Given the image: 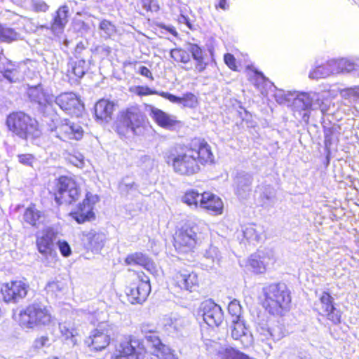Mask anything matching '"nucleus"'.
Instances as JSON below:
<instances>
[{
  "instance_id": "f257e3e1",
  "label": "nucleus",
  "mask_w": 359,
  "mask_h": 359,
  "mask_svg": "<svg viewBox=\"0 0 359 359\" xmlns=\"http://www.w3.org/2000/svg\"><path fill=\"white\" fill-rule=\"evenodd\" d=\"M168 165L182 175H192L200 170V165L214 163L211 146L202 137H195L187 144H176L165 156Z\"/></svg>"
},
{
  "instance_id": "f03ea898",
  "label": "nucleus",
  "mask_w": 359,
  "mask_h": 359,
  "mask_svg": "<svg viewBox=\"0 0 359 359\" xmlns=\"http://www.w3.org/2000/svg\"><path fill=\"white\" fill-rule=\"evenodd\" d=\"M141 330L145 334L147 347L138 339L124 341L120 343L116 349V359H140L149 348V351L159 359H172L170 349L162 344L155 332L149 330L147 325H142Z\"/></svg>"
},
{
  "instance_id": "7ed1b4c3",
  "label": "nucleus",
  "mask_w": 359,
  "mask_h": 359,
  "mask_svg": "<svg viewBox=\"0 0 359 359\" xmlns=\"http://www.w3.org/2000/svg\"><path fill=\"white\" fill-rule=\"evenodd\" d=\"M5 126L13 137L26 142L34 144L43 135L39 121L22 111L9 113L6 117Z\"/></svg>"
},
{
  "instance_id": "20e7f679",
  "label": "nucleus",
  "mask_w": 359,
  "mask_h": 359,
  "mask_svg": "<svg viewBox=\"0 0 359 359\" xmlns=\"http://www.w3.org/2000/svg\"><path fill=\"white\" fill-rule=\"evenodd\" d=\"M170 56L175 62L186 65L185 69L195 74L203 73L210 62L205 50L195 43L190 44L187 49H172Z\"/></svg>"
},
{
  "instance_id": "39448f33",
  "label": "nucleus",
  "mask_w": 359,
  "mask_h": 359,
  "mask_svg": "<svg viewBox=\"0 0 359 359\" xmlns=\"http://www.w3.org/2000/svg\"><path fill=\"white\" fill-rule=\"evenodd\" d=\"M264 305L273 315H280L291 302L290 291L285 283H273L263 287Z\"/></svg>"
},
{
  "instance_id": "423d86ee",
  "label": "nucleus",
  "mask_w": 359,
  "mask_h": 359,
  "mask_svg": "<svg viewBox=\"0 0 359 359\" xmlns=\"http://www.w3.org/2000/svg\"><path fill=\"white\" fill-rule=\"evenodd\" d=\"M142 114L137 106H130L121 110L114 122V130L120 137L136 135L137 129L142 126Z\"/></svg>"
},
{
  "instance_id": "0eeeda50",
  "label": "nucleus",
  "mask_w": 359,
  "mask_h": 359,
  "mask_svg": "<svg viewBox=\"0 0 359 359\" xmlns=\"http://www.w3.org/2000/svg\"><path fill=\"white\" fill-rule=\"evenodd\" d=\"M142 114L137 106H130L121 110L114 122V130L120 137L136 135L137 129L142 126Z\"/></svg>"
},
{
  "instance_id": "6e6552de",
  "label": "nucleus",
  "mask_w": 359,
  "mask_h": 359,
  "mask_svg": "<svg viewBox=\"0 0 359 359\" xmlns=\"http://www.w3.org/2000/svg\"><path fill=\"white\" fill-rule=\"evenodd\" d=\"M52 195L57 205H72L80 198L81 189L75 177L60 175L55 180Z\"/></svg>"
},
{
  "instance_id": "1a4fd4ad",
  "label": "nucleus",
  "mask_w": 359,
  "mask_h": 359,
  "mask_svg": "<svg viewBox=\"0 0 359 359\" xmlns=\"http://www.w3.org/2000/svg\"><path fill=\"white\" fill-rule=\"evenodd\" d=\"M19 322L22 327L34 329L49 325L51 315L46 306L34 303L20 311Z\"/></svg>"
},
{
  "instance_id": "9d476101",
  "label": "nucleus",
  "mask_w": 359,
  "mask_h": 359,
  "mask_svg": "<svg viewBox=\"0 0 359 359\" xmlns=\"http://www.w3.org/2000/svg\"><path fill=\"white\" fill-rule=\"evenodd\" d=\"M116 332L115 325L106 323H100L91 331L85 343L93 351H101L105 349L110 341L114 337Z\"/></svg>"
},
{
  "instance_id": "9b49d317",
  "label": "nucleus",
  "mask_w": 359,
  "mask_h": 359,
  "mask_svg": "<svg viewBox=\"0 0 359 359\" xmlns=\"http://www.w3.org/2000/svg\"><path fill=\"white\" fill-rule=\"evenodd\" d=\"M99 201L100 198L97 194L86 192L84 198L77 205L76 210L70 212V216L79 224L95 220L94 205Z\"/></svg>"
},
{
  "instance_id": "f8f14e48",
  "label": "nucleus",
  "mask_w": 359,
  "mask_h": 359,
  "mask_svg": "<svg viewBox=\"0 0 359 359\" xmlns=\"http://www.w3.org/2000/svg\"><path fill=\"white\" fill-rule=\"evenodd\" d=\"M53 130L57 138L68 143L81 140L84 135L82 126L69 118L60 120L55 126Z\"/></svg>"
},
{
  "instance_id": "ddd939ff",
  "label": "nucleus",
  "mask_w": 359,
  "mask_h": 359,
  "mask_svg": "<svg viewBox=\"0 0 359 359\" xmlns=\"http://www.w3.org/2000/svg\"><path fill=\"white\" fill-rule=\"evenodd\" d=\"M151 292L149 279L144 273H137L136 279L126 290L131 304H142Z\"/></svg>"
},
{
  "instance_id": "4468645a",
  "label": "nucleus",
  "mask_w": 359,
  "mask_h": 359,
  "mask_svg": "<svg viewBox=\"0 0 359 359\" xmlns=\"http://www.w3.org/2000/svg\"><path fill=\"white\" fill-rule=\"evenodd\" d=\"M197 226H182L175 233L174 246L180 253H187L191 251L196 243Z\"/></svg>"
},
{
  "instance_id": "2eb2a0df",
  "label": "nucleus",
  "mask_w": 359,
  "mask_h": 359,
  "mask_svg": "<svg viewBox=\"0 0 359 359\" xmlns=\"http://www.w3.org/2000/svg\"><path fill=\"white\" fill-rule=\"evenodd\" d=\"M29 285L22 280H13L2 285L1 292L5 302L16 304L27 294Z\"/></svg>"
},
{
  "instance_id": "dca6fc26",
  "label": "nucleus",
  "mask_w": 359,
  "mask_h": 359,
  "mask_svg": "<svg viewBox=\"0 0 359 359\" xmlns=\"http://www.w3.org/2000/svg\"><path fill=\"white\" fill-rule=\"evenodd\" d=\"M199 312L204 322L210 327H218L224 320L222 309L211 299L201 303Z\"/></svg>"
},
{
  "instance_id": "f3484780",
  "label": "nucleus",
  "mask_w": 359,
  "mask_h": 359,
  "mask_svg": "<svg viewBox=\"0 0 359 359\" xmlns=\"http://www.w3.org/2000/svg\"><path fill=\"white\" fill-rule=\"evenodd\" d=\"M59 231L52 226H46L36 233V245L39 252L45 255H52L54 252V241Z\"/></svg>"
},
{
  "instance_id": "a211bd4d",
  "label": "nucleus",
  "mask_w": 359,
  "mask_h": 359,
  "mask_svg": "<svg viewBox=\"0 0 359 359\" xmlns=\"http://www.w3.org/2000/svg\"><path fill=\"white\" fill-rule=\"evenodd\" d=\"M275 262L274 252L272 249L265 248L251 255L248 259V266L255 273H263L266 266Z\"/></svg>"
},
{
  "instance_id": "6ab92c4d",
  "label": "nucleus",
  "mask_w": 359,
  "mask_h": 359,
  "mask_svg": "<svg viewBox=\"0 0 359 359\" xmlns=\"http://www.w3.org/2000/svg\"><path fill=\"white\" fill-rule=\"evenodd\" d=\"M54 102L64 111L69 114H76L83 109V104L76 94L65 92L54 98Z\"/></svg>"
},
{
  "instance_id": "aec40b11",
  "label": "nucleus",
  "mask_w": 359,
  "mask_h": 359,
  "mask_svg": "<svg viewBox=\"0 0 359 359\" xmlns=\"http://www.w3.org/2000/svg\"><path fill=\"white\" fill-rule=\"evenodd\" d=\"M231 334L234 340L240 341L245 348L249 347L253 344V336L244 318L232 320Z\"/></svg>"
},
{
  "instance_id": "412c9836",
  "label": "nucleus",
  "mask_w": 359,
  "mask_h": 359,
  "mask_svg": "<svg viewBox=\"0 0 359 359\" xmlns=\"http://www.w3.org/2000/svg\"><path fill=\"white\" fill-rule=\"evenodd\" d=\"M30 101L38 104L39 110L45 113L48 107H52L54 96L48 93L41 86L30 87L28 90Z\"/></svg>"
},
{
  "instance_id": "4be33fe9",
  "label": "nucleus",
  "mask_w": 359,
  "mask_h": 359,
  "mask_svg": "<svg viewBox=\"0 0 359 359\" xmlns=\"http://www.w3.org/2000/svg\"><path fill=\"white\" fill-rule=\"evenodd\" d=\"M320 302L318 304L319 313L327 316V319L334 324L340 323L341 313L333 304L332 297L327 292H323L319 298Z\"/></svg>"
},
{
  "instance_id": "5701e85b",
  "label": "nucleus",
  "mask_w": 359,
  "mask_h": 359,
  "mask_svg": "<svg viewBox=\"0 0 359 359\" xmlns=\"http://www.w3.org/2000/svg\"><path fill=\"white\" fill-rule=\"evenodd\" d=\"M150 114L155 123L162 128L173 130L182 126L180 120L162 109L154 107L151 109Z\"/></svg>"
},
{
  "instance_id": "b1692460",
  "label": "nucleus",
  "mask_w": 359,
  "mask_h": 359,
  "mask_svg": "<svg viewBox=\"0 0 359 359\" xmlns=\"http://www.w3.org/2000/svg\"><path fill=\"white\" fill-rule=\"evenodd\" d=\"M199 207L212 215H220L223 212L222 200L210 191H204L201 194Z\"/></svg>"
},
{
  "instance_id": "393cba45",
  "label": "nucleus",
  "mask_w": 359,
  "mask_h": 359,
  "mask_svg": "<svg viewBox=\"0 0 359 359\" xmlns=\"http://www.w3.org/2000/svg\"><path fill=\"white\" fill-rule=\"evenodd\" d=\"M160 96L174 104L181 105L182 108L194 109L199 105V99L191 92H187L182 96H177L168 92H162Z\"/></svg>"
},
{
  "instance_id": "a878e982",
  "label": "nucleus",
  "mask_w": 359,
  "mask_h": 359,
  "mask_svg": "<svg viewBox=\"0 0 359 359\" xmlns=\"http://www.w3.org/2000/svg\"><path fill=\"white\" fill-rule=\"evenodd\" d=\"M115 110V103L107 99H100L95 104L94 114L97 121H108Z\"/></svg>"
},
{
  "instance_id": "bb28decb",
  "label": "nucleus",
  "mask_w": 359,
  "mask_h": 359,
  "mask_svg": "<svg viewBox=\"0 0 359 359\" xmlns=\"http://www.w3.org/2000/svg\"><path fill=\"white\" fill-rule=\"evenodd\" d=\"M106 236L102 233L90 231L83 233L82 241L86 247L94 252H99L104 245Z\"/></svg>"
},
{
  "instance_id": "cd10ccee",
  "label": "nucleus",
  "mask_w": 359,
  "mask_h": 359,
  "mask_svg": "<svg viewBox=\"0 0 359 359\" xmlns=\"http://www.w3.org/2000/svg\"><path fill=\"white\" fill-rule=\"evenodd\" d=\"M176 283L180 288L191 292L198 286V276L194 272L179 273L176 275Z\"/></svg>"
},
{
  "instance_id": "c85d7f7f",
  "label": "nucleus",
  "mask_w": 359,
  "mask_h": 359,
  "mask_svg": "<svg viewBox=\"0 0 359 359\" xmlns=\"http://www.w3.org/2000/svg\"><path fill=\"white\" fill-rule=\"evenodd\" d=\"M126 262L128 264H137L142 266L148 271L153 273L156 271V266L153 261L142 252H135L129 255Z\"/></svg>"
},
{
  "instance_id": "c756f323",
  "label": "nucleus",
  "mask_w": 359,
  "mask_h": 359,
  "mask_svg": "<svg viewBox=\"0 0 359 359\" xmlns=\"http://www.w3.org/2000/svg\"><path fill=\"white\" fill-rule=\"evenodd\" d=\"M68 13L69 8L67 5L60 6L50 23L51 29L53 31L62 30L68 22Z\"/></svg>"
},
{
  "instance_id": "7c9ffc66",
  "label": "nucleus",
  "mask_w": 359,
  "mask_h": 359,
  "mask_svg": "<svg viewBox=\"0 0 359 359\" xmlns=\"http://www.w3.org/2000/svg\"><path fill=\"white\" fill-rule=\"evenodd\" d=\"M44 214L36 208L35 204H31L26 208L23 219L28 224H37L43 222Z\"/></svg>"
},
{
  "instance_id": "2f4dec72",
  "label": "nucleus",
  "mask_w": 359,
  "mask_h": 359,
  "mask_svg": "<svg viewBox=\"0 0 359 359\" xmlns=\"http://www.w3.org/2000/svg\"><path fill=\"white\" fill-rule=\"evenodd\" d=\"M244 226L245 228L242 229L243 236L250 242H259L262 238L264 233L263 226Z\"/></svg>"
},
{
  "instance_id": "473e14b6",
  "label": "nucleus",
  "mask_w": 359,
  "mask_h": 359,
  "mask_svg": "<svg viewBox=\"0 0 359 359\" xmlns=\"http://www.w3.org/2000/svg\"><path fill=\"white\" fill-rule=\"evenodd\" d=\"M20 39V34L13 28L0 24V41L11 43Z\"/></svg>"
},
{
  "instance_id": "72a5a7b5",
  "label": "nucleus",
  "mask_w": 359,
  "mask_h": 359,
  "mask_svg": "<svg viewBox=\"0 0 359 359\" xmlns=\"http://www.w3.org/2000/svg\"><path fill=\"white\" fill-rule=\"evenodd\" d=\"M218 355L221 359H250L248 355L232 347L222 348Z\"/></svg>"
},
{
  "instance_id": "f704fd0d",
  "label": "nucleus",
  "mask_w": 359,
  "mask_h": 359,
  "mask_svg": "<svg viewBox=\"0 0 359 359\" xmlns=\"http://www.w3.org/2000/svg\"><path fill=\"white\" fill-rule=\"evenodd\" d=\"M86 72V62L85 60H78L71 64V69L68 70L69 76L72 75L73 79L77 80L81 79Z\"/></svg>"
},
{
  "instance_id": "c9c22d12",
  "label": "nucleus",
  "mask_w": 359,
  "mask_h": 359,
  "mask_svg": "<svg viewBox=\"0 0 359 359\" xmlns=\"http://www.w3.org/2000/svg\"><path fill=\"white\" fill-rule=\"evenodd\" d=\"M295 107L299 111L309 110L313 105V99L306 93H302L294 100Z\"/></svg>"
},
{
  "instance_id": "e433bc0d",
  "label": "nucleus",
  "mask_w": 359,
  "mask_h": 359,
  "mask_svg": "<svg viewBox=\"0 0 359 359\" xmlns=\"http://www.w3.org/2000/svg\"><path fill=\"white\" fill-rule=\"evenodd\" d=\"M2 74L10 82H16L21 76L19 67L11 62L7 63V66L4 69Z\"/></svg>"
},
{
  "instance_id": "4c0bfd02",
  "label": "nucleus",
  "mask_w": 359,
  "mask_h": 359,
  "mask_svg": "<svg viewBox=\"0 0 359 359\" xmlns=\"http://www.w3.org/2000/svg\"><path fill=\"white\" fill-rule=\"evenodd\" d=\"M201 194L194 189L188 190L182 196V201L190 207H199Z\"/></svg>"
},
{
  "instance_id": "58836bf2",
  "label": "nucleus",
  "mask_w": 359,
  "mask_h": 359,
  "mask_svg": "<svg viewBox=\"0 0 359 359\" xmlns=\"http://www.w3.org/2000/svg\"><path fill=\"white\" fill-rule=\"evenodd\" d=\"M137 6L147 13H157L161 9L158 0H137Z\"/></svg>"
},
{
  "instance_id": "ea45409f",
  "label": "nucleus",
  "mask_w": 359,
  "mask_h": 359,
  "mask_svg": "<svg viewBox=\"0 0 359 359\" xmlns=\"http://www.w3.org/2000/svg\"><path fill=\"white\" fill-rule=\"evenodd\" d=\"M60 330L62 336L66 340H70L73 345L76 344L75 336L77 334L76 331L72 328L67 327L65 324L59 325Z\"/></svg>"
},
{
  "instance_id": "a19ab883",
  "label": "nucleus",
  "mask_w": 359,
  "mask_h": 359,
  "mask_svg": "<svg viewBox=\"0 0 359 359\" xmlns=\"http://www.w3.org/2000/svg\"><path fill=\"white\" fill-rule=\"evenodd\" d=\"M257 332H258L261 340H268L271 339V326L265 321H262L257 323Z\"/></svg>"
},
{
  "instance_id": "79ce46f5",
  "label": "nucleus",
  "mask_w": 359,
  "mask_h": 359,
  "mask_svg": "<svg viewBox=\"0 0 359 359\" xmlns=\"http://www.w3.org/2000/svg\"><path fill=\"white\" fill-rule=\"evenodd\" d=\"M130 92H133L135 95L143 97L147 95H158L160 96V93H161L163 91H157L154 89H151L148 86H137L133 89H130Z\"/></svg>"
},
{
  "instance_id": "37998d69",
  "label": "nucleus",
  "mask_w": 359,
  "mask_h": 359,
  "mask_svg": "<svg viewBox=\"0 0 359 359\" xmlns=\"http://www.w3.org/2000/svg\"><path fill=\"white\" fill-rule=\"evenodd\" d=\"M229 313L232 316V320H238V318H243L241 316L242 308L240 302L233 299L231 301L228 306Z\"/></svg>"
},
{
  "instance_id": "c03bdc74",
  "label": "nucleus",
  "mask_w": 359,
  "mask_h": 359,
  "mask_svg": "<svg viewBox=\"0 0 359 359\" xmlns=\"http://www.w3.org/2000/svg\"><path fill=\"white\" fill-rule=\"evenodd\" d=\"M65 284L60 281L49 282L46 287L48 293H51L52 295L57 296L59 293L62 292L65 289Z\"/></svg>"
},
{
  "instance_id": "a18cd8bd",
  "label": "nucleus",
  "mask_w": 359,
  "mask_h": 359,
  "mask_svg": "<svg viewBox=\"0 0 359 359\" xmlns=\"http://www.w3.org/2000/svg\"><path fill=\"white\" fill-rule=\"evenodd\" d=\"M18 161L23 165L33 166L35 157L32 154H20L18 155Z\"/></svg>"
},
{
  "instance_id": "49530a36",
  "label": "nucleus",
  "mask_w": 359,
  "mask_h": 359,
  "mask_svg": "<svg viewBox=\"0 0 359 359\" xmlns=\"http://www.w3.org/2000/svg\"><path fill=\"white\" fill-rule=\"evenodd\" d=\"M99 27L107 35H111L116 30L115 26L110 21L107 20H102L100 23Z\"/></svg>"
},
{
  "instance_id": "de8ad7c7",
  "label": "nucleus",
  "mask_w": 359,
  "mask_h": 359,
  "mask_svg": "<svg viewBox=\"0 0 359 359\" xmlns=\"http://www.w3.org/2000/svg\"><path fill=\"white\" fill-rule=\"evenodd\" d=\"M271 339H272L273 341H279L285 336L284 331L280 325L271 327Z\"/></svg>"
},
{
  "instance_id": "09e8293b",
  "label": "nucleus",
  "mask_w": 359,
  "mask_h": 359,
  "mask_svg": "<svg viewBox=\"0 0 359 359\" xmlns=\"http://www.w3.org/2000/svg\"><path fill=\"white\" fill-rule=\"evenodd\" d=\"M57 246L60 253L65 257H69L72 254V250L69 243L65 241H58Z\"/></svg>"
},
{
  "instance_id": "8fccbe9b",
  "label": "nucleus",
  "mask_w": 359,
  "mask_h": 359,
  "mask_svg": "<svg viewBox=\"0 0 359 359\" xmlns=\"http://www.w3.org/2000/svg\"><path fill=\"white\" fill-rule=\"evenodd\" d=\"M338 67L342 72H350L355 69V64L347 60H341L338 62Z\"/></svg>"
},
{
  "instance_id": "3c124183",
  "label": "nucleus",
  "mask_w": 359,
  "mask_h": 359,
  "mask_svg": "<svg viewBox=\"0 0 359 359\" xmlns=\"http://www.w3.org/2000/svg\"><path fill=\"white\" fill-rule=\"evenodd\" d=\"M68 161L76 167H82L84 164V158L81 154H78L77 155L69 154Z\"/></svg>"
},
{
  "instance_id": "603ef678",
  "label": "nucleus",
  "mask_w": 359,
  "mask_h": 359,
  "mask_svg": "<svg viewBox=\"0 0 359 359\" xmlns=\"http://www.w3.org/2000/svg\"><path fill=\"white\" fill-rule=\"evenodd\" d=\"M224 60L229 69L234 71L237 69L236 60L233 55L226 53L224 56Z\"/></svg>"
},
{
  "instance_id": "864d4df0",
  "label": "nucleus",
  "mask_w": 359,
  "mask_h": 359,
  "mask_svg": "<svg viewBox=\"0 0 359 359\" xmlns=\"http://www.w3.org/2000/svg\"><path fill=\"white\" fill-rule=\"evenodd\" d=\"M344 97L356 101L359 99V87L351 88L345 90Z\"/></svg>"
},
{
  "instance_id": "5fc2aeb1",
  "label": "nucleus",
  "mask_w": 359,
  "mask_h": 359,
  "mask_svg": "<svg viewBox=\"0 0 359 359\" xmlns=\"http://www.w3.org/2000/svg\"><path fill=\"white\" fill-rule=\"evenodd\" d=\"M49 338L48 336H41L36 338L34 341V346L35 348L40 349L44 346L49 345Z\"/></svg>"
},
{
  "instance_id": "6e6d98bb",
  "label": "nucleus",
  "mask_w": 359,
  "mask_h": 359,
  "mask_svg": "<svg viewBox=\"0 0 359 359\" xmlns=\"http://www.w3.org/2000/svg\"><path fill=\"white\" fill-rule=\"evenodd\" d=\"M334 130L332 128H327L324 130V144L326 147H330L332 144V136Z\"/></svg>"
},
{
  "instance_id": "4d7b16f0",
  "label": "nucleus",
  "mask_w": 359,
  "mask_h": 359,
  "mask_svg": "<svg viewBox=\"0 0 359 359\" xmlns=\"http://www.w3.org/2000/svg\"><path fill=\"white\" fill-rule=\"evenodd\" d=\"M219 251L216 247L210 246L204 254V256L208 259H211L212 261L217 259L219 256Z\"/></svg>"
},
{
  "instance_id": "13d9d810",
  "label": "nucleus",
  "mask_w": 359,
  "mask_h": 359,
  "mask_svg": "<svg viewBox=\"0 0 359 359\" xmlns=\"http://www.w3.org/2000/svg\"><path fill=\"white\" fill-rule=\"evenodd\" d=\"M138 72L141 76L146 77L149 81L154 80V77L153 76L151 71L146 66H140Z\"/></svg>"
},
{
  "instance_id": "bf43d9fd",
  "label": "nucleus",
  "mask_w": 359,
  "mask_h": 359,
  "mask_svg": "<svg viewBox=\"0 0 359 359\" xmlns=\"http://www.w3.org/2000/svg\"><path fill=\"white\" fill-rule=\"evenodd\" d=\"M34 10L38 12H45L48 10V6L46 3H38L34 6Z\"/></svg>"
},
{
  "instance_id": "052dcab7",
  "label": "nucleus",
  "mask_w": 359,
  "mask_h": 359,
  "mask_svg": "<svg viewBox=\"0 0 359 359\" xmlns=\"http://www.w3.org/2000/svg\"><path fill=\"white\" fill-rule=\"evenodd\" d=\"M158 27L161 29H165L166 31H168V32H170L172 35H173L175 36H177V32L175 28L173 27H168L163 24H158Z\"/></svg>"
},
{
  "instance_id": "680f3d73",
  "label": "nucleus",
  "mask_w": 359,
  "mask_h": 359,
  "mask_svg": "<svg viewBox=\"0 0 359 359\" xmlns=\"http://www.w3.org/2000/svg\"><path fill=\"white\" fill-rule=\"evenodd\" d=\"M177 21L180 23H184L189 28H191V25L190 22V20L187 16H185L184 15L181 14L178 18Z\"/></svg>"
},
{
  "instance_id": "e2e57ef3",
  "label": "nucleus",
  "mask_w": 359,
  "mask_h": 359,
  "mask_svg": "<svg viewBox=\"0 0 359 359\" xmlns=\"http://www.w3.org/2000/svg\"><path fill=\"white\" fill-rule=\"evenodd\" d=\"M216 9L227 10L229 8V4L227 0H219V3L215 6Z\"/></svg>"
},
{
  "instance_id": "0e129e2a",
  "label": "nucleus",
  "mask_w": 359,
  "mask_h": 359,
  "mask_svg": "<svg viewBox=\"0 0 359 359\" xmlns=\"http://www.w3.org/2000/svg\"><path fill=\"white\" fill-rule=\"evenodd\" d=\"M311 76L312 78H318L317 70L316 69H314L313 72H311Z\"/></svg>"
}]
</instances>
